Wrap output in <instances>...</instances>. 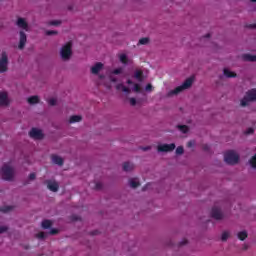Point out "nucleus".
I'll return each instance as SVG.
<instances>
[{"instance_id": "b1692460", "label": "nucleus", "mask_w": 256, "mask_h": 256, "mask_svg": "<svg viewBox=\"0 0 256 256\" xmlns=\"http://www.w3.org/2000/svg\"><path fill=\"white\" fill-rule=\"evenodd\" d=\"M224 76L225 77H236L237 74H235V72H232L229 69H224Z\"/></svg>"}, {"instance_id": "aec40b11", "label": "nucleus", "mask_w": 256, "mask_h": 256, "mask_svg": "<svg viewBox=\"0 0 256 256\" xmlns=\"http://www.w3.org/2000/svg\"><path fill=\"white\" fill-rule=\"evenodd\" d=\"M129 185L132 189H136V187H139V180L137 178H132L129 180Z\"/></svg>"}, {"instance_id": "58836bf2", "label": "nucleus", "mask_w": 256, "mask_h": 256, "mask_svg": "<svg viewBox=\"0 0 256 256\" xmlns=\"http://www.w3.org/2000/svg\"><path fill=\"white\" fill-rule=\"evenodd\" d=\"M46 35H57V31H46Z\"/></svg>"}, {"instance_id": "bb28decb", "label": "nucleus", "mask_w": 256, "mask_h": 256, "mask_svg": "<svg viewBox=\"0 0 256 256\" xmlns=\"http://www.w3.org/2000/svg\"><path fill=\"white\" fill-rule=\"evenodd\" d=\"M230 236H231V233H229V231H225L222 233L221 239H222V241H227Z\"/></svg>"}, {"instance_id": "9d476101", "label": "nucleus", "mask_w": 256, "mask_h": 256, "mask_svg": "<svg viewBox=\"0 0 256 256\" xmlns=\"http://www.w3.org/2000/svg\"><path fill=\"white\" fill-rule=\"evenodd\" d=\"M9 103V94L7 92H0V107H6Z\"/></svg>"}, {"instance_id": "79ce46f5", "label": "nucleus", "mask_w": 256, "mask_h": 256, "mask_svg": "<svg viewBox=\"0 0 256 256\" xmlns=\"http://www.w3.org/2000/svg\"><path fill=\"white\" fill-rule=\"evenodd\" d=\"M247 135H251V133H253V128H249L247 131H246Z\"/></svg>"}, {"instance_id": "7ed1b4c3", "label": "nucleus", "mask_w": 256, "mask_h": 256, "mask_svg": "<svg viewBox=\"0 0 256 256\" xmlns=\"http://www.w3.org/2000/svg\"><path fill=\"white\" fill-rule=\"evenodd\" d=\"M1 175L2 178L5 179V181H11V179L15 177V169H13V166H11V164H5L2 167Z\"/></svg>"}, {"instance_id": "0eeeda50", "label": "nucleus", "mask_w": 256, "mask_h": 256, "mask_svg": "<svg viewBox=\"0 0 256 256\" xmlns=\"http://www.w3.org/2000/svg\"><path fill=\"white\" fill-rule=\"evenodd\" d=\"M8 63L7 52H2L0 58V73H5V71H7Z\"/></svg>"}, {"instance_id": "39448f33", "label": "nucleus", "mask_w": 256, "mask_h": 256, "mask_svg": "<svg viewBox=\"0 0 256 256\" xmlns=\"http://www.w3.org/2000/svg\"><path fill=\"white\" fill-rule=\"evenodd\" d=\"M224 161L228 165H235L236 163H239V154L233 150L227 151L224 154Z\"/></svg>"}, {"instance_id": "423d86ee", "label": "nucleus", "mask_w": 256, "mask_h": 256, "mask_svg": "<svg viewBox=\"0 0 256 256\" xmlns=\"http://www.w3.org/2000/svg\"><path fill=\"white\" fill-rule=\"evenodd\" d=\"M256 101V89L249 90L241 100L242 107H246L249 103Z\"/></svg>"}, {"instance_id": "7c9ffc66", "label": "nucleus", "mask_w": 256, "mask_h": 256, "mask_svg": "<svg viewBox=\"0 0 256 256\" xmlns=\"http://www.w3.org/2000/svg\"><path fill=\"white\" fill-rule=\"evenodd\" d=\"M121 73H123V68H117L112 71V75H121Z\"/></svg>"}, {"instance_id": "c9c22d12", "label": "nucleus", "mask_w": 256, "mask_h": 256, "mask_svg": "<svg viewBox=\"0 0 256 256\" xmlns=\"http://www.w3.org/2000/svg\"><path fill=\"white\" fill-rule=\"evenodd\" d=\"M57 233H59V229L53 228V229H51V230L49 231V234H50V235H57Z\"/></svg>"}, {"instance_id": "c03bdc74", "label": "nucleus", "mask_w": 256, "mask_h": 256, "mask_svg": "<svg viewBox=\"0 0 256 256\" xmlns=\"http://www.w3.org/2000/svg\"><path fill=\"white\" fill-rule=\"evenodd\" d=\"M142 149H143V151H148L149 147H147V148H142Z\"/></svg>"}, {"instance_id": "5701e85b", "label": "nucleus", "mask_w": 256, "mask_h": 256, "mask_svg": "<svg viewBox=\"0 0 256 256\" xmlns=\"http://www.w3.org/2000/svg\"><path fill=\"white\" fill-rule=\"evenodd\" d=\"M52 226H53V222L50 221V220H44V221L42 222V228H43V229H49V228L52 227Z\"/></svg>"}, {"instance_id": "c756f323", "label": "nucleus", "mask_w": 256, "mask_h": 256, "mask_svg": "<svg viewBox=\"0 0 256 256\" xmlns=\"http://www.w3.org/2000/svg\"><path fill=\"white\" fill-rule=\"evenodd\" d=\"M149 44V38H141L139 40V45H147Z\"/></svg>"}, {"instance_id": "412c9836", "label": "nucleus", "mask_w": 256, "mask_h": 256, "mask_svg": "<svg viewBox=\"0 0 256 256\" xmlns=\"http://www.w3.org/2000/svg\"><path fill=\"white\" fill-rule=\"evenodd\" d=\"M82 119L80 115H74L69 118V123H79Z\"/></svg>"}, {"instance_id": "f257e3e1", "label": "nucleus", "mask_w": 256, "mask_h": 256, "mask_svg": "<svg viewBox=\"0 0 256 256\" xmlns=\"http://www.w3.org/2000/svg\"><path fill=\"white\" fill-rule=\"evenodd\" d=\"M141 81H143V72L137 70L132 80L127 81L128 87L123 84H117L116 89L117 91H122V93H131V91L139 93L141 91Z\"/></svg>"}, {"instance_id": "ea45409f", "label": "nucleus", "mask_w": 256, "mask_h": 256, "mask_svg": "<svg viewBox=\"0 0 256 256\" xmlns=\"http://www.w3.org/2000/svg\"><path fill=\"white\" fill-rule=\"evenodd\" d=\"M7 231V226L0 227V234L5 233Z\"/></svg>"}, {"instance_id": "c85d7f7f", "label": "nucleus", "mask_w": 256, "mask_h": 256, "mask_svg": "<svg viewBox=\"0 0 256 256\" xmlns=\"http://www.w3.org/2000/svg\"><path fill=\"white\" fill-rule=\"evenodd\" d=\"M249 163L253 169H256V154L250 159Z\"/></svg>"}, {"instance_id": "a19ab883", "label": "nucleus", "mask_w": 256, "mask_h": 256, "mask_svg": "<svg viewBox=\"0 0 256 256\" xmlns=\"http://www.w3.org/2000/svg\"><path fill=\"white\" fill-rule=\"evenodd\" d=\"M29 179L30 181H33L35 179V173L30 174Z\"/></svg>"}, {"instance_id": "4468645a", "label": "nucleus", "mask_w": 256, "mask_h": 256, "mask_svg": "<svg viewBox=\"0 0 256 256\" xmlns=\"http://www.w3.org/2000/svg\"><path fill=\"white\" fill-rule=\"evenodd\" d=\"M47 188L50 191H53L54 193L58 191L59 189V184L57 182H55L54 180H49L47 182Z\"/></svg>"}, {"instance_id": "2eb2a0df", "label": "nucleus", "mask_w": 256, "mask_h": 256, "mask_svg": "<svg viewBox=\"0 0 256 256\" xmlns=\"http://www.w3.org/2000/svg\"><path fill=\"white\" fill-rule=\"evenodd\" d=\"M25 43H27V36L25 35V33L20 32V42L18 47L20 49H23V47H25Z\"/></svg>"}, {"instance_id": "2f4dec72", "label": "nucleus", "mask_w": 256, "mask_h": 256, "mask_svg": "<svg viewBox=\"0 0 256 256\" xmlns=\"http://www.w3.org/2000/svg\"><path fill=\"white\" fill-rule=\"evenodd\" d=\"M37 239H45V237H47V234H45L44 232H39L38 234H36Z\"/></svg>"}, {"instance_id": "9b49d317", "label": "nucleus", "mask_w": 256, "mask_h": 256, "mask_svg": "<svg viewBox=\"0 0 256 256\" xmlns=\"http://www.w3.org/2000/svg\"><path fill=\"white\" fill-rule=\"evenodd\" d=\"M211 217H213V219H216V220L223 219V212L221 211V208L219 207L212 208Z\"/></svg>"}, {"instance_id": "f8f14e48", "label": "nucleus", "mask_w": 256, "mask_h": 256, "mask_svg": "<svg viewBox=\"0 0 256 256\" xmlns=\"http://www.w3.org/2000/svg\"><path fill=\"white\" fill-rule=\"evenodd\" d=\"M103 67H104L103 63L98 62L91 67V73L93 75H97L103 70Z\"/></svg>"}, {"instance_id": "473e14b6", "label": "nucleus", "mask_w": 256, "mask_h": 256, "mask_svg": "<svg viewBox=\"0 0 256 256\" xmlns=\"http://www.w3.org/2000/svg\"><path fill=\"white\" fill-rule=\"evenodd\" d=\"M129 103L132 105V107H135V105H138L139 102H137L135 98H130Z\"/></svg>"}, {"instance_id": "a211bd4d", "label": "nucleus", "mask_w": 256, "mask_h": 256, "mask_svg": "<svg viewBox=\"0 0 256 256\" xmlns=\"http://www.w3.org/2000/svg\"><path fill=\"white\" fill-rule=\"evenodd\" d=\"M52 163L55 165H63V158H61V156L54 155L52 156Z\"/></svg>"}, {"instance_id": "dca6fc26", "label": "nucleus", "mask_w": 256, "mask_h": 256, "mask_svg": "<svg viewBox=\"0 0 256 256\" xmlns=\"http://www.w3.org/2000/svg\"><path fill=\"white\" fill-rule=\"evenodd\" d=\"M119 60L122 62L123 65H129L131 63V60L127 57V54L122 53L119 55Z\"/></svg>"}, {"instance_id": "a878e982", "label": "nucleus", "mask_w": 256, "mask_h": 256, "mask_svg": "<svg viewBox=\"0 0 256 256\" xmlns=\"http://www.w3.org/2000/svg\"><path fill=\"white\" fill-rule=\"evenodd\" d=\"M244 59H245V61H256V56L250 55V54H245Z\"/></svg>"}, {"instance_id": "f03ea898", "label": "nucleus", "mask_w": 256, "mask_h": 256, "mask_svg": "<svg viewBox=\"0 0 256 256\" xmlns=\"http://www.w3.org/2000/svg\"><path fill=\"white\" fill-rule=\"evenodd\" d=\"M193 81H194L193 77L187 78L182 85L176 87L174 90H170L167 93V97H173L175 95H179V93H183V91L189 89L191 85H193Z\"/></svg>"}, {"instance_id": "393cba45", "label": "nucleus", "mask_w": 256, "mask_h": 256, "mask_svg": "<svg viewBox=\"0 0 256 256\" xmlns=\"http://www.w3.org/2000/svg\"><path fill=\"white\" fill-rule=\"evenodd\" d=\"M99 80H100V82H99L100 85H105V87H108V89H111V85L110 84H106L105 81H104L105 80V76L100 75L99 76Z\"/></svg>"}, {"instance_id": "6ab92c4d", "label": "nucleus", "mask_w": 256, "mask_h": 256, "mask_svg": "<svg viewBox=\"0 0 256 256\" xmlns=\"http://www.w3.org/2000/svg\"><path fill=\"white\" fill-rule=\"evenodd\" d=\"M29 105H37L39 103V96H31L27 99Z\"/></svg>"}, {"instance_id": "20e7f679", "label": "nucleus", "mask_w": 256, "mask_h": 256, "mask_svg": "<svg viewBox=\"0 0 256 256\" xmlns=\"http://www.w3.org/2000/svg\"><path fill=\"white\" fill-rule=\"evenodd\" d=\"M71 55H73L72 45L71 42H68L60 49V57L63 61H69Z\"/></svg>"}, {"instance_id": "f3484780", "label": "nucleus", "mask_w": 256, "mask_h": 256, "mask_svg": "<svg viewBox=\"0 0 256 256\" xmlns=\"http://www.w3.org/2000/svg\"><path fill=\"white\" fill-rule=\"evenodd\" d=\"M135 169V164L131 162H125L123 164V170L126 172L133 171Z\"/></svg>"}, {"instance_id": "f704fd0d", "label": "nucleus", "mask_w": 256, "mask_h": 256, "mask_svg": "<svg viewBox=\"0 0 256 256\" xmlns=\"http://www.w3.org/2000/svg\"><path fill=\"white\" fill-rule=\"evenodd\" d=\"M50 25H54L55 27H57V26L61 25V21H59V20L51 21Z\"/></svg>"}, {"instance_id": "37998d69", "label": "nucleus", "mask_w": 256, "mask_h": 256, "mask_svg": "<svg viewBox=\"0 0 256 256\" xmlns=\"http://www.w3.org/2000/svg\"><path fill=\"white\" fill-rule=\"evenodd\" d=\"M194 145H195V142H194V141L188 142V147H193Z\"/></svg>"}, {"instance_id": "4be33fe9", "label": "nucleus", "mask_w": 256, "mask_h": 256, "mask_svg": "<svg viewBox=\"0 0 256 256\" xmlns=\"http://www.w3.org/2000/svg\"><path fill=\"white\" fill-rule=\"evenodd\" d=\"M237 237L240 241H245L246 237H248L247 231L243 230L238 232Z\"/></svg>"}, {"instance_id": "1a4fd4ad", "label": "nucleus", "mask_w": 256, "mask_h": 256, "mask_svg": "<svg viewBox=\"0 0 256 256\" xmlns=\"http://www.w3.org/2000/svg\"><path fill=\"white\" fill-rule=\"evenodd\" d=\"M175 149V144H160L158 145V151L161 153H167L169 151H173Z\"/></svg>"}, {"instance_id": "72a5a7b5", "label": "nucleus", "mask_w": 256, "mask_h": 256, "mask_svg": "<svg viewBox=\"0 0 256 256\" xmlns=\"http://www.w3.org/2000/svg\"><path fill=\"white\" fill-rule=\"evenodd\" d=\"M49 105H57V98H50L48 100Z\"/></svg>"}, {"instance_id": "a18cd8bd", "label": "nucleus", "mask_w": 256, "mask_h": 256, "mask_svg": "<svg viewBox=\"0 0 256 256\" xmlns=\"http://www.w3.org/2000/svg\"><path fill=\"white\" fill-rule=\"evenodd\" d=\"M112 83H115V79L111 78Z\"/></svg>"}, {"instance_id": "e433bc0d", "label": "nucleus", "mask_w": 256, "mask_h": 256, "mask_svg": "<svg viewBox=\"0 0 256 256\" xmlns=\"http://www.w3.org/2000/svg\"><path fill=\"white\" fill-rule=\"evenodd\" d=\"M176 154L177 155H183V147H178L177 149H176Z\"/></svg>"}, {"instance_id": "4c0bfd02", "label": "nucleus", "mask_w": 256, "mask_h": 256, "mask_svg": "<svg viewBox=\"0 0 256 256\" xmlns=\"http://www.w3.org/2000/svg\"><path fill=\"white\" fill-rule=\"evenodd\" d=\"M153 90V86L151 84H148L146 87H145V91H152Z\"/></svg>"}, {"instance_id": "cd10ccee", "label": "nucleus", "mask_w": 256, "mask_h": 256, "mask_svg": "<svg viewBox=\"0 0 256 256\" xmlns=\"http://www.w3.org/2000/svg\"><path fill=\"white\" fill-rule=\"evenodd\" d=\"M178 129L179 131H181V133H187L189 131V127H187L186 125H179Z\"/></svg>"}, {"instance_id": "ddd939ff", "label": "nucleus", "mask_w": 256, "mask_h": 256, "mask_svg": "<svg viewBox=\"0 0 256 256\" xmlns=\"http://www.w3.org/2000/svg\"><path fill=\"white\" fill-rule=\"evenodd\" d=\"M16 25L20 27V29H24V31L29 30V25L27 24V20H25L24 18H18Z\"/></svg>"}, {"instance_id": "6e6552de", "label": "nucleus", "mask_w": 256, "mask_h": 256, "mask_svg": "<svg viewBox=\"0 0 256 256\" xmlns=\"http://www.w3.org/2000/svg\"><path fill=\"white\" fill-rule=\"evenodd\" d=\"M29 135L32 139L36 140L43 139V137H45V135L43 134V130L39 128H32Z\"/></svg>"}]
</instances>
